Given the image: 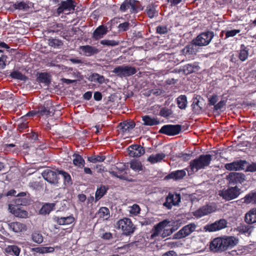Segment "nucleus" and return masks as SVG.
I'll return each mask as SVG.
<instances>
[{
  "instance_id": "nucleus-1",
  "label": "nucleus",
  "mask_w": 256,
  "mask_h": 256,
  "mask_svg": "<svg viewBox=\"0 0 256 256\" xmlns=\"http://www.w3.org/2000/svg\"><path fill=\"white\" fill-rule=\"evenodd\" d=\"M238 242V238L234 236L218 237L211 241L210 249L214 252H222L236 246Z\"/></svg>"
},
{
  "instance_id": "nucleus-2",
  "label": "nucleus",
  "mask_w": 256,
  "mask_h": 256,
  "mask_svg": "<svg viewBox=\"0 0 256 256\" xmlns=\"http://www.w3.org/2000/svg\"><path fill=\"white\" fill-rule=\"evenodd\" d=\"M212 160V156L210 154H201L198 158L192 160L186 170L190 174L197 172L199 170L204 169L209 166Z\"/></svg>"
},
{
  "instance_id": "nucleus-3",
  "label": "nucleus",
  "mask_w": 256,
  "mask_h": 256,
  "mask_svg": "<svg viewBox=\"0 0 256 256\" xmlns=\"http://www.w3.org/2000/svg\"><path fill=\"white\" fill-rule=\"evenodd\" d=\"M116 225L117 228L121 229L122 234L126 236H130L133 234L136 228L131 220L128 218L120 220L116 222Z\"/></svg>"
},
{
  "instance_id": "nucleus-4",
  "label": "nucleus",
  "mask_w": 256,
  "mask_h": 256,
  "mask_svg": "<svg viewBox=\"0 0 256 256\" xmlns=\"http://www.w3.org/2000/svg\"><path fill=\"white\" fill-rule=\"evenodd\" d=\"M242 192L241 189L236 186L228 188L219 192V195L226 200L228 201L238 198Z\"/></svg>"
},
{
  "instance_id": "nucleus-5",
  "label": "nucleus",
  "mask_w": 256,
  "mask_h": 256,
  "mask_svg": "<svg viewBox=\"0 0 256 256\" xmlns=\"http://www.w3.org/2000/svg\"><path fill=\"white\" fill-rule=\"evenodd\" d=\"M181 202L180 194L175 192H169L166 197L165 202L163 203V206L167 210H171L173 206H178Z\"/></svg>"
},
{
  "instance_id": "nucleus-6",
  "label": "nucleus",
  "mask_w": 256,
  "mask_h": 256,
  "mask_svg": "<svg viewBox=\"0 0 256 256\" xmlns=\"http://www.w3.org/2000/svg\"><path fill=\"white\" fill-rule=\"evenodd\" d=\"M214 36V32L207 30L199 34L194 40V44L198 46H205L208 45Z\"/></svg>"
},
{
  "instance_id": "nucleus-7",
  "label": "nucleus",
  "mask_w": 256,
  "mask_h": 256,
  "mask_svg": "<svg viewBox=\"0 0 256 256\" xmlns=\"http://www.w3.org/2000/svg\"><path fill=\"white\" fill-rule=\"evenodd\" d=\"M140 2L136 0H124L120 6V10L124 12L130 10V14L136 13L141 10Z\"/></svg>"
},
{
  "instance_id": "nucleus-8",
  "label": "nucleus",
  "mask_w": 256,
  "mask_h": 256,
  "mask_svg": "<svg viewBox=\"0 0 256 256\" xmlns=\"http://www.w3.org/2000/svg\"><path fill=\"white\" fill-rule=\"evenodd\" d=\"M137 72L134 67L129 66H116L112 70V72L117 76L122 77H127L134 74Z\"/></svg>"
},
{
  "instance_id": "nucleus-9",
  "label": "nucleus",
  "mask_w": 256,
  "mask_h": 256,
  "mask_svg": "<svg viewBox=\"0 0 256 256\" xmlns=\"http://www.w3.org/2000/svg\"><path fill=\"white\" fill-rule=\"evenodd\" d=\"M182 127L180 124H166L160 128L158 132L169 136H174L180 133Z\"/></svg>"
},
{
  "instance_id": "nucleus-10",
  "label": "nucleus",
  "mask_w": 256,
  "mask_h": 256,
  "mask_svg": "<svg viewBox=\"0 0 256 256\" xmlns=\"http://www.w3.org/2000/svg\"><path fill=\"white\" fill-rule=\"evenodd\" d=\"M196 227V225L194 223H190L184 226L179 231L174 234V239H180L184 238L194 232Z\"/></svg>"
},
{
  "instance_id": "nucleus-11",
  "label": "nucleus",
  "mask_w": 256,
  "mask_h": 256,
  "mask_svg": "<svg viewBox=\"0 0 256 256\" xmlns=\"http://www.w3.org/2000/svg\"><path fill=\"white\" fill-rule=\"evenodd\" d=\"M38 112L41 116H52L55 111V108L52 102L50 100L46 101L43 105L38 106Z\"/></svg>"
},
{
  "instance_id": "nucleus-12",
  "label": "nucleus",
  "mask_w": 256,
  "mask_h": 256,
  "mask_svg": "<svg viewBox=\"0 0 256 256\" xmlns=\"http://www.w3.org/2000/svg\"><path fill=\"white\" fill-rule=\"evenodd\" d=\"M246 176L242 173L232 172L227 176V180L230 185L234 186L242 184L246 180Z\"/></svg>"
},
{
  "instance_id": "nucleus-13",
  "label": "nucleus",
  "mask_w": 256,
  "mask_h": 256,
  "mask_svg": "<svg viewBox=\"0 0 256 256\" xmlns=\"http://www.w3.org/2000/svg\"><path fill=\"white\" fill-rule=\"evenodd\" d=\"M116 169L118 170V172L114 170L110 171V173L112 176L120 180H130L126 172L122 174L126 170V166L124 164H117Z\"/></svg>"
},
{
  "instance_id": "nucleus-14",
  "label": "nucleus",
  "mask_w": 256,
  "mask_h": 256,
  "mask_svg": "<svg viewBox=\"0 0 256 256\" xmlns=\"http://www.w3.org/2000/svg\"><path fill=\"white\" fill-rule=\"evenodd\" d=\"M227 225V222L224 219H220L214 222L206 224L204 229L210 232H216L225 228Z\"/></svg>"
},
{
  "instance_id": "nucleus-15",
  "label": "nucleus",
  "mask_w": 256,
  "mask_h": 256,
  "mask_svg": "<svg viewBox=\"0 0 256 256\" xmlns=\"http://www.w3.org/2000/svg\"><path fill=\"white\" fill-rule=\"evenodd\" d=\"M128 154L131 157H140L145 152L144 148L140 145L132 144L128 148Z\"/></svg>"
},
{
  "instance_id": "nucleus-16",
  "label": "nucleus",
  "mask_w": 256,
  "mask_h": 256,
  "mask_svg": "<svg viewBox=\"0 0 256 256\" xmlns=\"http://www.w3.org/2000/svg\"><path fill=\"white\" fill-rule=\"evenodd\" d=\"M169 223L170 222L168 220H165L155 225L151 231L150 238L153 239L158 236L163 229H164Z\"/></svg>"
},
{
  "instance_id": "nucleus-17",
  "label": "nucleus",
  "mask_w": 256,
  "mask_h": 256,
  "mask_svg": "<svg viewBox=\"0 0 256 256\" xmlns=\"http://www.w3.org/2000/svg\"><path fill=\"white\" fill-rule=\"evenodd\" d=\"M246 164L247 162L246 160H240L234 161L230 163L226 164L224 165V168L226 169L229 170H244L245 164Z\"/></svg>"
},
{
  "instance_id": "nucleus-18",
  "label": "nucleus",
  "mask_w": 256,
  "mask_h": 256,
  "mask_svg": "<svg viewBox=\"0 0 256 256\" xmlns=\"http://www.w3.org/2000/svg\"><path fill=\"white\" fill-rule=\"evenodd\" d=\"M42 176L44 179L49 183L57 184L58 182L59 178L56 172L52 170H45L42 174Z\"/></svg>"
},
{
  "instance_id": "nucleus-19",
  "label": "nucleus",
  "mask_w": 256,
  "mask_h": 256,
  "mask_svg": "<svg viewBox=\"0 0 256 256\" xmlns=\"http://www.w3.org/2000/svg\"><path fill=\"white\" fill-rule=\"evenodd\" d=\"M213 211L214 210L212 206L206 205L194 212L192 214L196 218H200L212 213Z\"/></svg>"
},
{
  "instance_id": "nucleus-20",
  "label": "nucleus",
  "mask_w": 256,
  "mask_h": 256,
  "mask_svg": "<svg viewBox=\"0 0 256 256\" xmlns=\"http://www.w3.org/2000/svg\"><path fill=\"white\" fill-rule=\"evenodd\" d=\"M9 210L10 212L16 217L26 218L28 216V212L26 210L21 209L17 206L9 204Z\"/></svg>"
},
{
  "instance_id": "nucleus-21",
  "label": "nucleus",
  "mask_w": 256,
  "mask_h": 256,
  "mask_svg": "<svg viewBox=\"0 0 256 256\" xmlns=\"http://www.w3.org/2000/svg\"><path fill=\"white\" fill-rule=\"evenodd\" d=\"M136 124L134 122L124 121L120 123L117 126V128L120 133L123 134L134 128Z\"/></svg>"
},
{
  "instance_id": "nucleus-22",
  "label": "nucleus",
  "mask_w": 256,
  "mask_h": 256,
  "mask_svg": "<svg viewBox=\"0 0 256 256\" xmlns=\"http://www.w3.org/2000/svg\"><path fill=\"white\" fill-rule=\"evenodd\" d=\"M186 169L187 168L183 170L173 171L167 175L166 178L168 179H173L175 180H182L186 176Z\"/></svg>"
},
{
  "instance_id": "nucleus-23",
  "label": "nucleus",
  "mask_w": 256,
  "mask_h": 256,
  "mask_svg": "<svg viewBox=\"0 0 256 256\" xmlns=\"http://www.w3.org/2000/svg\"><path fill=\"white\" fill-rule=\"evenodd\" d=\"M200 69L198 62H194L193 64H188L184 65L182 71L185 75H188L192 73L198 72Z\"/></svg>"
},
{
  "instance_id": "nucleus-24",
  "label": "nucleus",
  "mask_w": 256,
  "mask_h": 256,
  "mask_svg": "<svg viewBox=\"0 0 256 256\" xmlns=\"http://www.w3.org/2000/svg\"><path fill=\"white\" fill-rule=\"evenodd\" d=\"M108 27L104 25H100L98 26L94 32L92 34V38L98 40L103 38L104 36L108 32Z\"/></svg>"
},
{
  "instance_id": "nucleus-25",
  "label": "nucleus",
  "mask_w": 256,
  "mask_h": 256,
  "mask_svg": "<svg viewBox=\"0 0 256 256\" xmlns=\"http://www.w3.org/2000/svg\"><path fill=\"white\" fill-rule=\"evenodd\" d=\"M238 202L246 204H256V192H250L246 194L244 197L238 200Z\"/></svg>"
},
{
  "instance_id": "nucleus-26",
  "label": "nucleus",
  "mask_w": 256,
  "mask_h": 256,
  "mask_svg": "<svg viewBox=\"0 0 256 256\" xmlns=\"http://www.w3.org/2000/svg\"><path fill=\"white\" fill-rule=\"evenodd\" d=\"M80 49L86 56H90L97 54L100 52L98 48L90 45L81 46Z\"/></svg>"
},
{
  "instance_id": "nucleus-27",
  "label": "nucleus",
  "mask_w": 256,
  "mask_h": 256,
  "mask_svg": "<svg viewBox=\"0 0 256 256\" xmlns=\"http://www.w3.org/2000/svg\"><path fill=\"white\" fill-rule=\"evenodd\" d=\"M9 228L15 232H20L26 230V226L20 222H12L8 224Z\"/></svg>"
},
{
  "instance_id": "nucleus-28",
  "label": "nucleus",
  "mask_w": 256,
  "mask_h": 256,
  "mask_svg": "<svg viewBox=\"0 0 256 256\" xmlns=\"http://www.w3.org/2000/svg\"><path fill=\"white\" fill-rule=\"evenodd\" d=\"M54 220L59 225H66L72 224L74 221V218L72 216L66 217L55 216Z\"/></svg>"
},
{
  "instance_id": "nucleus-29",
  "label": "nucleus",
  "mask_w": 256,
  "mask_h": 256,
  "mask_svg": "<svg viewBox=\"0 0 256 256\" xmlns=\"http://www.w3.org/2000/svg\"><path fill=\"white\" fill-rule=\"evenodd\" d=\"M201 98L200 96H196L192 99V108L193 112L195 114H200L202 112V104H200V99Z\"/></svg>"
},
{
  "instance_id": "nucleus-30",
  "label": "nucleus",
  "mask_w": 256,
  "mask_h": 256,
  "mask_svg": "<svg viewBox=\"0 0 256 256\" xmlns=\"http://www.w3.org/2000/svg\"><path fill=\"white\" fill-rule=\"evenodd\" d=\"M72 156L73 164L74 166L80 168H82L85 164V160L79 154L74 153Z\"/></svg>"
},
{
  "instance_id": "nucleus-31",
  "label": "nucleus",
  "mask_w": 256,
  "mask_h": 256,
  "mask_svg": "<svg viewBox=\"0 0 256 256\" xmlns=\"http://www.w3.org/2000/svg\"><path fill=\"white\" fill-rule=\"evenodd\" d=\"M108 190V186L104 185H100L98 188L95 193V202L99 200L102 198L107 192Z\"/></svg>"
},
{
  "instance_id": "nucleus-32",
  "label": "nucleus",
  "mask_w": 256,
  "mask_h": 256,
  "mask_svg": "<svg viewBox=\"0 0 256 256\" xmlns=\"http://www.w3.org/2000/svg\"><path fill=\"white\" fill-rule=\"evenodd\" d=\"M142 120L144 122L143 124L145 126H153L160 124V122L157 118H152L148 115L142 116Z\"/></svg>"
},
{
  "instance_id": "nucleus-33",
  "label": "nucleus",
  "mask_w": 256,
  "mask_h": 256,
  "mask_svg": "<svg viewBox=\"0 0 256 256\" xmlns=\"http://www.w3.org/2000/svg\"><path fill=\"white\" fill-rule=\"evenodd\" d=\"M166 155L164 153H158L156 154H151L148 158V161L152 164L160 162L165 157Z\"/></svg>"
},
{
  "instance_id": "nucleus-34",
  "label": "nucleus",
  "mask_w": 256,
  "mask_h": 256,
  "mask_svg": "<svg viewBox=\"0 0 256 256\" xmlns=\"http://www.w3.org/2000/svg\"><path fill=\"white\" fill-rule=\"evenodd\" d=\"M244 221L248 224L256 222V212L254 208H253L246 213L244 216Z\"/></svg>"
},
{
  "instance_id": "nucleus-35",
  "label": "nucleus",
  "mask_w": 256,
  "mask_h": 256,
  "mask_svg": "<svg viewBox=\"0 0 256 256\" xmlns=\"http://www.w3.org/2000/svg\"><path fill=\"white\" fill-rule=\"evenodd\" d=\"M178 106L180 110H185L187 106L188 101L186 95H180L176 98Z\"/></svg>"
},
{
  "instance_id": "nucleus-36",
  "label": "nucleus",
  "mask_w": 256,
  "mask_h": 256,
  "mask_svg": "<svg viewBox=\"0 0 256 256\" xmlns=\"http://www.w3.org/2000/svg\"><path fill=\"white\" fill-rule=\"evenodd\" d=\"M55 206L54 203H46L40 210V213L42 214H48L54 210Z\"/></svg>"
},
{
  "instance_id": "nucleus-37",
  "label": "nucleus",
  "mask_w": 256,
  "mask_h": 256,
  "mask_svg": "<svg viewBox=\"0 0 256 256\" xmlns=\"http://www.w3.org/2000/svg\"><path fill=\"white\" fill-rule=\"evenodd\" d=\"M96 215L100 218L107 220L110 216L109 209L106 207H101L96 212Z\"/></svg>"
},
{
  "instance_id": "nucleus-38",
  "label": "nucleus",
  "mask_w": 256,
  "mask_h": 256,
  "mask_svg": "<svg viewBox=\"0 0 256 256\" xmlns=\"http://www.w3.org/2000/svg\"><path fill=\"white\" fill-rule=\"evenodd\" d=\"M61 4L66 10H74L76 6V2L74 0H62Z\"/></svg>"
},
{
  "instance_id": "nucleus-39",
  "label": "nucleus",
  "mask_w": 256,
  "mask_h": 256,
  "mask_svg": "<svg viewBox=\"0 0 256 256\" xmlns=\"http://www.w3.org/2000/svg\"><path fill=\"white\" fill-rule=\"evenodd\" d=\"M248 48L244 44H242L240 45L238 58L241 61L244 62L248 58Z\"/></svg>"
},
{
  "instance_id": "nucleus-40",
  "label": "nucleus",
  "mask_w": 256,
  "mask_h": 256,
  "mask_svg": "<svg viewBox=\"0 0 256 256\" xmlns=\"http://www.w3.org/2000/svg\"><path fill=\"white\" fill-rule=\"evenodd\" d=\"M20 248L16 245L8 246L5 249L6 253L10 254H14L16 256H18L20 252Z\"/></svg>"
},
{
  "instance_id": "nucleus-41",
  "label": "nucleus",
  "mask_w": 256,
  "mask_h": 256,
  "mask_svg": "<svg viewBox=\"0 0 256 256\" xmlns=\"http://www.w3.org/2000/svg\"><path fill=\"white\" fill-rule=\"evenodd\" d=\"M37 80L39 82L48 84L50 83V75L47 72H40L38 74Z\"/></svg>"
},
{
  "instance_id": "nucleus-42",
  "label": "nucleus",
  "mask_w": 256,
  "mask_h": 256,
  "mask_svg": "<svg viewBox=\"0 0 256 256\" xmlns=\"http://www.w3.org/2000/svg\"><path fill=\"white\" fill-rule=\"evenodd\" d=\"M196 46L194 44L193 40L192 41V43L190 44H188L182 50V52L185 55L186 54H195L196 48H194V46Z\"/></svg>"
},
{
  "instance_id": "nucleus-43",
  "label": "nucleus",
  "mask_w": 256,
  "mask_h": 256,
  "mask_svg": "<svg viewBox=\"0 0 256 256\" xmlns=\"http://www.w3.org/2000/svg\"><path fill=\"white\" fill-rule=\"evenodd\" d=\"M142 162L136 160H132L130 162V168L134 170L140 172L142 170Z\"/></svg>"
},
{
  "instance_id": "nucleus-44",
  "label": "nucleus",
  "mask_w": 256,
  "mask_h": 256,
  "mask_svg": "<svg viewBox=\"0 0 256 256\" xmlns=\"http://www.w3.org/2000/svg\"><path fill=\"white\" fill-rule=\"evenodd\" d=\"M64 28L63 24L62 23L53 22L48 28V31L52 32H58Z\"/></svg>"
},
{
  "instance_id": "nucleus-45",
  "label": "nucleus",
  "mask_w": 256,
  "mask_h": 256,
  "mask_svg": "<svg viewBox=\"0 0 256 256\" xmlns=\"http://www.w3.org/2000/svg\"><path fill=\"white\" fill-rule=\"evenodd\" d=\"M48 45L54 48H59L63 45V42L62 40L50 38L48 40Z\"/></svg>"
},
{
  "instance_id": "nucleus-46",
  "label": "nucleus",
  "mask_w": 256,
  "mask_h": 256,
  "mask_svg": "<svg viewBox=\"0 0 256 256\" xmlns=\"http://www.w3.org/2000/svg\"><path fill=\"white\" fill-rule=\"evenodd\" d=\"M106 156L100 155H94L88 156V160L92 163H96L98 162H102L106 160Z\"/></svg>"
},
{
  "instance_id": "nucleus-47",
  "label": "nucleus",
  "mask_w": 256,
  "mask_h": 256,
  "mask_svg": "<svg viewBox=\"0 0 256 256\" xmlns=\"http://www.w3.org/2000/svg\"><path fill=\"white\" fill-rule=\"evenodd\" d=\"M10 76L14 79H16L20 80H26V76L23 74L21 72L18 70H14L10 73Z\"/></svg>"
},
{
  "instance_id": "nucleus-48",
  "label": "nucleus",
  "mask_w": 256,
  "mask_h": 256,
  "mask_svg": "<svg viewBox=\"0 0 256 256\" xmlns=\"http://www.w3.org/2000/svg\"><path fill=\"white\" fill-rule=\"evenodd\" d=\"M34 250L37 253L45 254L52 252L54 250V248L52 247H37L34 249Z\"/></svg>"
},
{
  "instance_id": "nucleus-49",
  "label": "nucleus",
  "mask_w": 256,
  "mask_h": 256,
  "mask_svg": "<svg viewBox=\"0 0 256 256\" xmlns=\"http://www.w3.org/2000/svg\"><path fill=\"white\" fill-rule=\"evenodd\" d=\"M27 138L31 142H34L36 141H40L41 136L38 132L32 131L30 133L27 134Z\"/></svg>"
},
{
  "instance_id": "nucleus-50",
  "label": "nucleus",
  "mask_w": 256,
  "mask_h": 256,
  "mask_svg": "<svg viewBox=\"0 0 256 256\" xmlns=\"http://www.w3.org/2000/svg\"><path fill=\"white\" fill-rule=\"evenodd\" d=\"M13 6L16 10H24L29 8L28 5L24 1L17 2Z\"/></svg>"
},
{
  "instance_id": "nucleus-51",
  "label": "nucleus",
  "mask_w": 256,
  "mask_h": 256,
  "mask_svg": "<svg viewBox=\"0 0 256 256\" xmlns=\"http://www.w3.org/2000/svg\"><path fill=\"white\" fill-rule=\"evenodd\" d=\"M100 44L108 46H116L120 44L119 41L115 40H103L100 41Z\"/></svg>"
},
{
  "instance_id": "nucleus-52",
  "label": "nucleus",
  "mask_w": 256,
  "mask_h": 256,
  "mask_svg": "<svg viewBox=\"0 0 256 256\" xmlns=\"http://www.w3.org/2000/svg\"><path fill=\"white\" fill-rule=\"evenodd\" d=\"M172 114V110L166 107L162 108L160 111V115L164 118H168Z\"/></svg>"
},
{
  "instance_id": "nucleus-53",
  "label": "nucleus",
  "mask_w": 256,
  "mask_h": 256,
  "mask_svg": "<svg viewBox=\"0 0 256 256\" xmlns=\"http://www.w3.org/2000/svg\"><path fill=\"white\" fill-rule=\"evenodd\" d=\"M58 172L63 176L64 182L69 184L72 182L71 176L68 173L62 170H58Z\"/></svg>"
},
{
  "instance_id": "nucleus-54",
  "label": "nucleus",
  "mask_w": 256,
  "mask_h": 256,
  "mask_svg": "<svg viewBox=\"0 0 256 256\" xmlns=\"http://www.w3.org/2000/svg\"><path fill=\"white\" fill-rule=\"evenodd\" d=\"M32 239L34 242L40 244L43 242V236L42 234L34 232L32 234Z\"/></svg>"
},
{
  "instance_id": "nucleus-55",
  "label": "nucleus",
  "mask_w": 256,
  "mask_h": 256,
  "mask_svg": "<svg viewBox=\"0 0 256 256\" xmlns=\"http://www.w3.org/2000/svg\"><path fill=\"white\" fill-rule=\"evenodd\" d=\"M146 12L148 17L152 18L156 14L155 8L152 6H148L146 7Z\"/></svg>"
},
{
  "instance_id": "nucleus-56",
  "label": "nucleus",
  "mask_w": 256,
  "mask_h": 256,
  "mask_svg": "<svg viewBox=\"0 0 256 256\" xmlns=\"http://www.w3.org/2000/svg\"><path fill=\"white\" fill-rule=\"evenodd\" d=\"M28 186L32 190H38L42 187L40 182L34 180L30 181L28 183Z\"/></svg>"
},
{
  "instance_id": "nucleus-57",
  "label": "nucleus",
  "mask_w": 256,
  "mask_h": 256,
  "mask_svg": "<svg viewBox=\"0 0 256 256\" xmlns=\"http://www.w3.org/2000/svg\"><path fill=\"white\" fill-rule=\"evenodd\" d=\"M156 31L158 34H164L168 32V28L166 26L160 25L156 27Z\"/></svg>"
},
{
  "instance_id": "nucleus-58",
  "label": "nucleus",
  "mask_w": 256,
  "mask_h": 256,
  "mask_svg": "<svg viewBox=\"0 0 256 256\" xmlns=\"http://www.w3.org/2000/svg\"><path fill=\"white\" fill-rule=\"evenodd\" d=\"M218 100V96L216 94H214L208 99V104L209 106H214L216 104Z\"/></svg>"
},
{
  "instance_id": "nucleus-59",
  "label": "nucleus",
  "mask_w": 256,
  "mask_h": 256,
  "mask_svg": "<svg viewBox=\"0 0 256 256\" xmlns=\"http://www.w3.org/2000/svg\"><path fill=\"white\" fill-rule=\"evenodd\" d=\"M163 230H164L161 234V236L162 238H164L168 236L171 235L174 232L175 230L174 228H164V229H163Z\"/></svg>"
},
{
  "instance_id": "nucleus-60",
  "label": "nucleus",
  "mask_w": 256,
  "mask_h": 256,
  "mask_svg": "<svg viewBox=\"0 0 256 256\" xmlns=\"http://www.w3.org/2000/svg\"><path fill=\"white\" fill-rule=\"evenodd\" d=\"M130 26V24L128 22H126L120 24L118 26V28L120 31L126 32L128 30Z\"/></svg>"
},
{
  "instance_id": "nucleus-61",
  "label": "nucleus",
  "mask_w": 256,
  "mask_h": 256,
  "mask_svg": "<svg viewBox=\"0 0 256 256\" xmlns=\"http://www.w3.org/2000/svg\"><path fill=\"white\" fill-rule=\"evenodd\" d=\"M140 208L139 206L137 204H134L131 206L130 212V214L136 215L140 213Z\"/></svg>"
},
{
  "instance_id": "nucleus-62",
  "label": "nucleus",
  "mask_w": 256,
  "mask_h": 256,
  "mask_svg": "<svg viewBox=\"0 0 256 256\" xmlns=\"http://www.w3.org/2000/svg\"><path fill=\"white\" fill-rule=\"evenodd\" d=\"M240 30H228L226 32V38L229 37H233L240 33Z\"/></svg>"
},
{
  "instance_id": "nucleus-63",
  "label": "nucleus",
  "mask_w": 256,
  "mask_h": 256,
  "mask_svg": "<svg viewBox=\"0 0 256 256\" xmlns=\"http://www.w3.org/2000/svg\"><path fill=\"white\" fill-rule=\"evenodd\" d=\"M226 104V101L224 100H221L218 104L214 105V110L217 111L222 109Z\"/></svg>"
},
{
  "instance_id": "nucleus-64",
  "label": "nucleus",
  "mask_w": 256,
  "mask_h": 256,
  "mask_svg": "<svg viewBox=\"0 0 256 256\" xmlns=\"http://www.w3.org/2000/svg\"><path fill=\"white\" fill-rule=\"evenodd\" d=\"M92 78L94 80H96L100 84H102L104 82V78L103 76H100L98 74H94Z\"/></svg>"
}]
</instances>
